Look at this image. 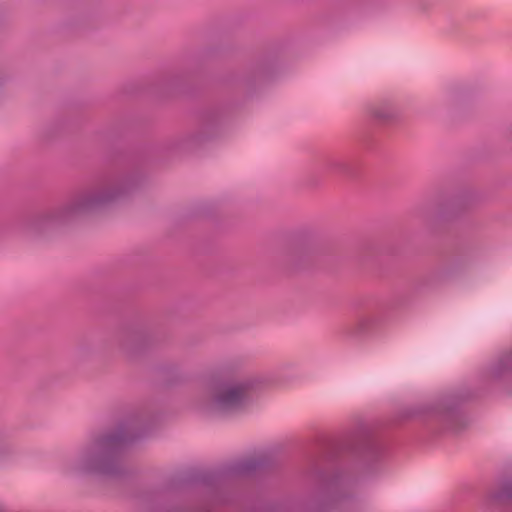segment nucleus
<instances>
[{
    "label": "nucleus",
    "mask_w": 512,
    "mask_h": 512,
    "mask_svg": "<svg viewBox=\"0 0 512 512\" xmlns=\"http://www.w3.org/2000/svg\"><path fill=\"white\" fill-rule=\"evenodd\" d=\"M116 190L114 188H107L97 192L85 195L66 207L58 213L49 216L50 221L57 220L58 218H66L72 215L82 213L97 207L100 204L106 203L115 197Z\"/></svg>",
    "instance_id": "obj_3"
},
{
    "label": "nucleus",
    "mask_w": 512,
    "mask_h": 512,
    "mask_svg": "<svg viewBox=\"0 0 512 512\" xmlns=\"http://www.w3.org/2000/svg\"><path fill=\"white\" fill-rule=\"evenodd\" d=\"M251 380H240L215 385L207 396L211 409L226 413L241 407L252 390Z\"/></svg>",
    "instance_id": "obj_1"
},
{
    "label": "nucleus",
    "mask_w": 512,
    "mask_h": 512,
    "mask_svg": "<svg viewBox=\"0 0 512 512\" xmlns=\"http://www.w3.org/2000/svg\"><path fill=\"white\" fill-rule=\"evenodd\" d=\"M108 459L107 444L98 442L80 453L73 463V469L79 473L105 472Z\"/></svg>",
    "instance_id": "obj_2"
}]
</instances>
